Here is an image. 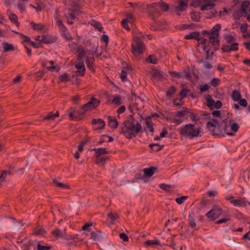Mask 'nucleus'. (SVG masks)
<instances>
[{
    "label": "nucleus",
    "instance_id": "1",
    "mask_svg": "<svg viewBox=\"0 0 250 250\" xmlns=\"http://www.w3.org/2000/svg\"><path fill=\"white\" fill-rule=\"evenodd\" d=\"M133 114L129 115L127 120L124 121L121 125V133L128 139L136 137L142 128L141 125L135 121Z\"/></svg>",
    "mask_w": 250,
    "mask_h": 250
},
{
    "label": "nucleus",
    "instance_id": "2",
    "mask_svg": "<svg viewBox=\"0 0 250 250\" xmlns=\"http://www.w3.org/2000/svg\"><path fill=\"white\" fill-rule=\"evenodd\" d=\"M200 128H195V125L192 124H188L180 128V133L184 136H188L190 139L197 137L200 134Z\"/></svg>",
    "mask_w": 250,
    "mask_h": 250
},
{
    "label": "nucleus",
    "instance_id": "3",
    "mask_svg": "<svg viewBox=\"0 0 250 250\" xmlns=\"http://www.w3.org/2000/svg\"><path fill=\"white\" fill-rule=\"evenodd\" d=\"M212 122H208L207 123V127L208 128L211 134L214 136H223V129L218 120L212 119Z\"/></svg>",
    "mask_w": 250,
    "mask_h": 250
},
{
    "label": "nucleus",
    "instance_id": "4",
    "mask_svg": "<svg viewBox=\"0 0 250 250\" xmlns=\"http://www.w3.org/2000/svg\"><path fill=\"white\" fill-rule=\"evenodd\" d=\"M86 111V109L84 108L83 106L78 109L71 107L67 110V113L70 120L80 121L82 119L83 115H84Z\"/></svg>",
    "mask_w": 250,
    "mask_h": 250
},
{
    "label": "nucleus",
    "instance_id": "5",
    "mask_svg": "<svg viewBox=\"0 0 250 250\" xmlns=\"http://www.w3.org/2000/svg\"><path fill=\"white\" fill-rule=\"evenodd\" d=\"M145 45L139 38L134 39V42L131 44V52L135 56L143 54Z\"/></svg>",
    "mask_w": 250,
    "mask_h": 250
},
{
    "label": "nucleus",
    "instance_id": "6",
    "mask_svg": "<svg viewBox=\"0 0 250 250\" xmlns=\"http://www.w3.org/2000/svg\"><path fill=\"white\" fill-rule=\"evenodd\" d=\"M222 213V209L217 206H214L206 216L210 221H214L218 218Z\"/></svg>",
    "mask_w": 250,
    "mask_h": 250
},
{
    "label": "nucleus",
    "instance_id": "7",
    "mask_svg": "<svg viewBox=\"0 0 250 250\" xmlns=\"http://www.w3.org/2000/svg\"><path fill=\"white\" fill-rule=\"evenodd\" d=\"M206 97L207 106L211 110H213L214 108L219 109L222 106V103L220 101H217L215 102L211 95H207Z\"/></svg>",
    "mask_w": 250,
    "mask_h": 250
},
{
    "label": "nucleus",
    "instance_id": "8",
    "mask_svg": "<svg viewBox=\"0 0 250 250\" xmlns=\"http://www.w3.org/2000/svg\"><path fill=\"white\" fill-rule=\"evenodd\" d=\"M100 104V101L92 97L90 99V100L86 104L83 105L84 108L86 109V111L88 109L93 110L96 108Z\"/></svg>",
    "mask_w": 250,
    "mask_h": 250
},
{
    "label": "nucleus",
    "instance_id": "9",
    "mask_svg": "<svg viewBox=\"0 0 250 250\" xmlns=\"http://www.w3.org/2000/svg\"><path fill=\"white\" fill-rule=\"evenodd\" d=\"M221 28V26L219 23L216 24L214 26H213L211 31H209L210 36H209V39L218 38L219 36V32Z\"/></svg>",
    "mask_w": 250,
    "mask_h": 250
},
{
    "label": "nucleus",
    "instance_id": "10",
    "mask_svg": "<svg viewBox=\"0 0 250 250\" xmlns=\"http://www.w3.org/2000/svg\"><path fill=\"white\" fill-rule=\"evenodd\" d=\"M94 61L95 59L93 54L91 52L89 53L85 60V63L87 67L93 72H95V69L94 68Z\"/></svg>",
    "mask_w": 250,
    "mask_h": 250
},
{
    "label": "nucleus",
    "instance_id": "11",
    "mask_svg": "<svg viewBox=\"0 0 250 250\" xmlns=\"http://www.w3.org/2000/svg\"><path fill=\"white\" fill-rule=\"evenodd\" d=\"M57 38L51 35H43L41 39V42L45 44H51L56 42Z\"/></svg>",
    "mask_w": 250,
    "mask_h": 250
},
{
    "label": "nucleus",
    "instance_id": "12",
    "mask_svg": "<svg viewBox=\"0 0 250 250\" xmlns=\"http://www.w3.org/2000/svg\"><path fill=\"white\" fill-rule=\"evenodd\" d=\"M176 3L178 4V5L175 7V9L181 11H184L186 10L188 8V4L184 1V0H177Z\"/></svg>",
    "mask_w": 250,
    "mask_h": 250
},
{
    "label": "nucleus",
    "instance_id": "13",
    "mask_svg": "<svg viewBox=\"0 0 250 250\" xmlns=\"http://www.w3.org/2000/svg\"><path fill=\"white\" fill-rule=\"evenodd\" d=\"M108 125L112 129H116L118 126V122L115 117L109 116L107 117Z\"/></svg>",
    "mask_w": 250,
    "mask_h": 250
},
{
    "label": "nucleus",
    "instance_id": "14",
    "mask_svg": "<svg viewBox=\"0 0 250 250\" xmlns=\"http://www.w3.org/2000/svg\"><path fill=\"white\" fill-rule=\"evenodd\" d=\"M158 168L156 167H151L149 168H144L143 169L144 175L145 176L150 177L153 175L155 171L157 170Z\"/></svg>",
    "mask_w": 250,
    "mask_h": 250
},
{
    "label": "nucleus",
    "instance_id": "15",
    "mask_svg": "<svg viewBox=\"0 0 250 250\" xmlns=\"http://www.w3.org/2000/svg\"><path fill=\"white\" fill-rule=\"evenodd\" d=\"M89 23L92 26L97 29L100 32L104 33V32L103 31L102 24L99 21H98L95 20H91L89 21Z\"/></svg>",
    "mask_w": 250,
    "mask_h": 250
},
{
    "label": "nucleus",
    "instance_id": "16",
    "mask_svg": "<svg viewBox=\"0 0 250 250\" xmlns=\"http://www.w3.org/2000/svg\"><path fill=\"white\" fill-rule=\"evenodd\" d=\"M91 124L92 125H101L98 127L97 128L95 129H103L104 128L105 125V123L104 122V121L102 119H93L91 121Z\"/></svg>",
    "mask_w": 250,
    "mask_h": 250
},
{
    "label": "nucleus",
    "instance_id": "17",
    "mask_svg": "<svg viewBox=\"0 0 250 250\" xmlns=\"http://www.w3.org/2000/svg\"><path fill=\"white\" fill-rule=\"evenodd\" d=\"M59 113L58 111H56V112L55 113H54L53 112H50L46 116L42 118V121H52L54 120L56 117L59 116Z\"/></svg>",
    "mask_w": 250,
    "mask_h": 250
},
{
    "label": "nucleus",
    "instance_id": "18",
    "mask_svg": "<svg viewBox=\"0 0 250 250\" xmlns=\"http://www.w3.org/2000/svg\"><path fill=\"white\" fill-rule=\"evenodd\" d=\"M91 151H94L95 152V156L98 157L100 156L102 154H106L108 153V152L106 151L105 148H93L91 149Z\"/></svg>",
    "mask_w": 250,
    "mask_h": 250
},
{
    "label": "nucleus",
    "instance_id": "19",
    "mask_svg": "<svg viewBox=\"0 0 250 250\" xmlns=\"http://www.w3.org/2000/svg\"><path fill=\"white\" fill-rule=\"evenodd\" d=\"M190 113V109L187 108V107H183L182 109L179 111H177L175 113V116L176 117H182Z\"/></svg>",
    "mask_w": 250,
    "mask_h": 250
},
{
    "label": "nucleus",
    "instance_id": "20",
    "mask_svg": "<svg viewBox=\"0 0 250 250\" xmlns=\"http://www.w3.org/2000/svg\"><path fill=\"white\" fill-rule=\"evenodd\" d=\"M77 53H78L77 60L79 61H82L86 55V51H85L84 49L82 47L78 48Z\"/></svg>",
    "mask_w": 250,
    "mask_h": 250
},
{
    "label": "nucleus",
    "instance_id": "21",
    "mask_svg": "<svg viewBox=\"0 0 250 250\" xmlns=\"http://www.w3.org/2000/svg\"><path fill=\"white\" fill-rule=\"evenodd\" d=\"M70 7L68 8V11L69 12V16L72 20H75L76 18V13L80 11V7Z\"/></svg>",
    "mask_w": 250,
    "mask_h": 250
},
{
    "label": "nucleus",
    "instance_id": "22",
    "mask_svg": "<svg viewBox=\"0 0 250 250\" xmlns=\"http://www.w3.org/2000/svg\"><path fill=\"white\" fill-rule=\"evenodd\" d=\"M181 87L182 89L180 93L179 96L181 99H184L187 97V92L190 91V90L187 89V87L184 83L181 84Z\"/></svg>",
    "mask_w": 250,
    "mask_h": 250
},
{
    "label": "nucleus",
    "instance_id": "23",
    "mask_svg": "<svg viewBox=\"0 0 250 250\" xmlns=\"http://www.w3.org/2000/svg\"><path fill=\"white\" fill-rule=\"evenodd\" d=\"M200 36V33L197 31H194L191 33H190L188 35H186L184 39L186 40H191L194 39L195 40H197L198 37Z\"/></svg>",
    "mask_w": 250,
    "mask_h": 250
},
{
    "label": "nucleus",
    "instance_id": "24",
    "mask_svg": "<svg viewBox=\"0 0 250 250\" xmlns=\"http://www.w3.org/2000/svg\"><path fill=\"white\" fill-rule=\"evenodd\" d=\"M234 202V206H239L242 207H245L246 206V201L241 197H239L238 199H235Z\"/></svg>",
    "mask_w": 250,
    "mask_h": 250
},
{
    "label": "nucleus",
    "instance_id": "25",
    "mask_svg": "<svg viewBox=\"0 0 250 250\" xmlns=\"http://www.w3.org/2000/svg\"><path fill=\"white\" fill-rule=\"evenodd\" d=\"M2 45L3 46V52L4 53L15 50V47L12 44L4 42L2 43Z\"/></svg>",
    "mask_w": 250,
    "mask_h": 250
},
{
    "label": "nucleus",
    "instance_id": "26",
    "mask_svg": "<svg viewBox=\"0 0 250 250\" xmlns=\"http://www.w3.org/2000/svg\"><path fill=\"white\" fill-rule=\"evenodd\" d=\"M188 224L189 226L192 228L196 227V224L195 222L194 213L193 212H192L188 215Z\"/></svg>",
    "mask_w": 250,
    "mask_h": 250
},
{
    "label": "nucleus",
    "instance_id": "27",
    "mask_svg": "<svg viewBox=\"0 0 250 250\" xmlns=\"http://www.w3.org/2000/svg\"><path fill=\"white\" fill-rule=\"evenodd\" d=\"M149 147L151 148L152 150L158 152L164 147V145L160 146L158 144H150L149 145Z\"/></svg>",
    "mask_w": 250,
    "mask_h": 250
},
{
    "label": "nucleus",
    "instance_id": "28",
    "mask_svg": "<svg viewBox=\"0 0 250 250\" xmlns=\"http://www.w3.org/2000/svg\"><path fill=\"white\" fill-rule=\"evenodd\" d=\"M176 88L173 85L170 86L166 92V96L167 98L172 97L176 93Z\"/></svg>",
    "mask_w": 250,
    "mask_h": 250
},
{
    "label": "nucleus",
    "instance_id": "29",
    "mask_svg": "<svg viewBox=\"0 0 250 250\" xmlns=\"http://www.w3.org/2000/svg\"><path fill=\"white\" fill-rule=\"evenodd\" d=\"M215 6V4L212 2H208L201 5L200 9L202 11L211 9Z\"/></svg>",
    "mask_w": 250,
    "mask_h": 250
},
{
    "label": "nucleus",
    "instance_id": "30",
    "mask_svg": "<svg viewBox=\"0 0 250 250\" xmlns=\"http://www.w3.org/2000/svg\"><path fill=\"white\" fill-rule=\"evenodd\" d=\"M9 18L12 23H15L17 27L19 26L20 23L18 21V18L16 14L12 13L9 15Z\"/></svg>",
    "mask_w": 250,
    "mask_h": 250
},
{
    "label": "nucleus",
    "instance_id": "31",
    "mask_svg": "<svg viewBox=\"0 0 250 250\" xmlns=\"http://www.w3.org/2000/svg\"><path fill=\"white\" fill-rule=\"evenodd\" d=\"M241 98V94L236 90L232 91V99L234 101H238Z\"/></svg>",
    "mask_w": 250,
    "mask_h": 250
},
{
    "label": "nucleus",
    "instance_id": "32",
    "mask_svg": "<svg viewBox=\"0 0 250 250\" xmlns=\"http://www.w3.org/2000/svg\"><path fill=\"white\" fill-rule=\"evenodd\" d=\"M146 61L152 64H157L158 62L157 59L154 55H150Z\"/></svg>",
    "mask_w": 250,
    "mask_h": 250
},
{
    "label": "nucleus",
    "instance_id": "33",
    "mask_svg": "<svg viewBox=\"0 0 250 250\" xmlns=\"http://www.w3.org/2000/svg\"><path fill=\"white\" fill-rule=\"evenodd\" d=\"M33 245H34V241L30 239L27 243H25L23 244L22 248L23 250H29L30 247Z\"/></svg>",
    "mask_w": 250,
    "mask_h": 250
},
{
    "label": "nucleus",
    "instance_id": "34",
    "mask_svg": "<svg viewBox=\"0 0 250 250\" xmlns=\"http://www.w3.org/2000/svg\"><path fill=\"white\" fill-rule=\"evenodd\" d=\"M158 5L161 10L164 12L167 11L169 9V5L165 2L161 1L158 2Z\"/></svg>",
    "mask_w": 250,
    "mask_h": 250
},
{
    "label": "nucleus",
    "instance_id": "35",
    "mask_svg": "<svg viewBox=\"0 0 250 250\" xmlns=\"http://www.w3.org/2000/svg\"><path fill=\"white\" fill-rule=\"evenodd\" d=\"M171 77L177 78H181L183 77V74L182 72L171 71L169 72Z\"/></svg>",
    "mask_w": 250,
    "mask_h": 250
},
{
    "label": "nucleus",
    "instance_id": "36",
    "mask_svg": "<svg viewBox=\"0 0 250 250\" xmlns=\"http://www.w3.org/2000/svg\"><path fill=\"white\" fill-rule=\"evenodd\" d=\"M81 0H70L69 5L72 7H80Z\"/></svg>",
    "mask_w": 250,
    "mask_h": 250
},
{
    "label": "nucleus",
    "instance_id": "37",
    "mask_svg": "<svg viewBox=\"0 0 250 250\" xmlns=\"http://www.w3.org/2000/svg\"><path fill=\"white\" fill-rule=\"evenodd\" d=\"M209 43L212 44L213 48L218 47L220 45V41L218 38H215L214 39H209Z\"/></svg>",
    "mask_w": 250,
    "mask_h": 250
},
{
    "label": "nucleus",
    "instance_id": "38",
    "mask_svg": "<svg viewBox=\"0 0 250 250\" xmlns=\"http://www.w3.org/2000/svg\"><path fill=\"white\" fill-rule=\"evenodd\" d=\"M53 183L58 187L65 188H69V186L64 184L63 183H60L58 182L56 179H54L53 180Z\"/></svg>",
    "mask_w": 250,
    "mask_h": 250
},
{
    "label": "nucleus",
    "instance_id": "39",
    "mask_svg": "<svg viewBox=\"0 0 250 250\" xmlns=\"http://www.w3.org/2000/svg\"><path fill=\"white\" fill-rule=\"evenodd\" d=\"M31 24L32 25L33 29L34 30H42L44 27V26L41 24L35 23L33 21L31 22Z\"/></svg>",
    "mask_w": 250,
    "mask_h": 250
},
{
    "label": "nucleus",
    "instance_id": "40",
    "mask_svg": "<svg viewBox=\"0 0 250 250\" xmlns=\"http://www.w3.org/2000/svg\"><path fill=\"white\" fill-rule=\"evenodd\" d=\"M193 26H194L193 24H191L190 25L186 24H180V25H177L175 26V28H176L177 29L183 30V29L189 28L190 27H192Z\"/></svg>",
    "mask_w": 250,
    "mask_h": 250
},
{
    "label": "nucleus",
    "instance_id": "41",
    "mask_svg": "<svg viewBox=\"0 0 250 250\" xmlns=\"http://www.w3.org/2000/svg\"><path fill=\"white\" fill-rule=\"evenodd\" d=\"M44 72L43 71L39 70L37 72L34 74V78L37 81H39L44 76Z\"/></svg>",
    "mask_w": 250,
    "mask_h": 250
},
{
    "label": "nucleus",
    "instance_id": "42",
    "mask_svg": "<svg viewBox=\"0 0 250 250\" xmlns=\"http://www.w3.org/2000/svg\"><path fill=\"white\" fill-rule=\"evenodd\" d=\"M75 67L78 70H85L84 62L83 61H79L75 65Z\"/></svg>",
    "mask_w": 250,
    "mask_h": 250
},
{
    "label": "nucleus",
    "instance_id": "43",
    "mask_svg": "<svg viewBox=\"0 0 250 250\" xmlns=\"http://www.w3.org/2000/svg\"><path fill=\"white\" fill-rule=\"evenodd\" d=\"M145 244L146 246L153 245H160V242L158 240H148L145 242Z\"/></svg>",
    "mask_w": 250,
    "mask_h": 250
},
{
    "label": "nucleus",
    "instance_id": "44",
    "mask_svg": "<svg viewBox=\"0 0 250 250\" xmlns=\"http://www.w3.org/2000/svg\"><path fill=\"white\" fill-rule=\"evenodd\" d=\"M12 32H14V33H16L17 34H19L22 37L24 38V40H23V41L22 42V43H24V42H27V43H30V42H31V41L29 37L26 36L25 35H23V34H21V33H19L18 32L14 31V30H12Z\"/></svg>",
    "mask_w": 250,
    "mask_h": 250
},
{
    "label": "nucleus",
    "instance_id": "45",
    "mask_svg": "<svg viewBox=\"0 0 250 250\" xmlns=\"http://www.w3.org/2000/svg\"><path fill=\"white\" fill-rule=\"evenodd\" d=\"M174 105L176 106H181L184 104V102L183 99H174L173 101Z\"/></svg>",
    "mask_w": 250,
    "mask_h": 250
},
{
    "label": "nucleus",
    "instance_id": "46",
    "mask_svg": "<svg viewBox=\"0 0 250 250\" xmlns=\"http://www.w3.org/2000/svg\"><path fill=\"white\" fill-rule=\"evenodd\" d=\"M121 98L120 96L117 95L116 96L112 101V104H115L116 105H120L121 104Z\"/></svg>",
    "mask_w": 250,
    "mask_h": 250
},
{
    "label": "nucleus",
    "instance_id": "47",
    "mask_svg": "<svg viewBox=\"0 0 250 250\" xmlns=\"http://www.w3.org/2000/svg\"><path fill=\"white\" fill-rule=\"evenodd\" d=\"M198 63H204V67L207 69H211L212 68V65L210 63L208 62H205L203 59H201L200 60L198 61Z\"/></svg>",
    "mask_w": 250,
    "mask_h": 250
},
{
    "label": "nucleus",
    "instance_id": "48",
    "mask_svg": "<svg viewBox=\"0 0 250 250\" xmlns=\"http://www.w3.org/2000/svg\"><path fill=\"white\" fill-rule=\"evenodd\" d=\"M51 234L53 235L54 236L58 237L61 236L62 234V233L59 228H57L51 232Z\"/></svg>",
    "mask_w": 250,
    "mask_h": 250
},
{
    "label": "nucleus",
    "instance_id": "49",
    "mask_svg": "<svg viewBox=\"0 0 250 250\" xmlns=\"http://www.w3.org/2000/svg\"><path fill=\"white\" fill-rule=\"evenodd\" d=\"M68 77L67 73H65L59 77V80L62 82H68L70 81Z\"/></svg>",
    "mask_w": 250,
    "mask_h": 250
},
{
    "label": "nucleus",
    "instance_id": "50",
    "mask_svg": "<svg viewBox=\"0 0 250 250\" xmlns=\"http://www.w3.org/2000/svg\"><path fill=\"white\" fill-rule=\"evenodd\" d=\"M52 246H43L38 244L37 246V250H48L51 249Z\"/></svg>",
    "mask_w": 250,
    "mask_h": 250
},
{
    "label": "nucleus",
    "instance_id": "51",
    "mask_svg": "<svg viewBox=\"0 0 250 250\" xmlns=\"http://www.w3.org/2000/svg\"><path fill=\"white\" fill-rule=\"evenodd\" d=\"M225 40L229 44H231L235 41V38L231 35H226L225 37Z\"/></svg>",
    "mask_w": 250,
    "mask_h": 250
},
{
    "label": "nucleus",
    "instance_id": "52",
    "mask_svg": "<svg viewBox=\"0 0 250 250\" xmlns=\"http://www.w3.org/2000/svg\"><path fill=\"white\" fill-rule=\"evenodd\" d=\"M146 10H147L149 16L154 20L155 14L157 12V10L156 9H151L150 8L146 9Z\"/></svg>",
    "mask_w": 250,
    "mask_h": 250
},
{
    "label": "nucleus",
    "instance_id": "53",
    "mask_svg": "<svg viewBox=\"0 0 250 250\" xmlns=\"http://www.w3.org/2000/svg\"><path fill=\"white\" fill-rule=\"evenodd\" d=\"M190 14L191 15V19L193 21H197V22H198L200 21L201 17L200 16H199L198 15H197L195 12H191L190 13Z\"/></svg>",
    "mask_w": 250,
    "mask_h": 250
},
{
    "label": "nucleus",
    "instance_id": "54",
    "mask_svg": "<svg viewBox=\"0 0 250 250\" xmlns=\"http://www.w3.org/2000/svg\"><path fill=\"white\" fill-rule=\"evenodd\" d=\"M188 196L184 195V196H181L180 197L177 198L175 199V201L177 204L180 205V204H182L185 200L188 199Z\"/></svg>",
    "mask_w": 250,
    "mask_h": 250
},
{
    "label": "nucleus",
    "instance_id": "55",
    "mask_svg": "<svg viewBox=\"0 0 250 250\" xmlns=\"http://www.w3.org/2000/svg\"><path fill=\"white\" fill-rule=\"evenodd\" d=\"M220 82V80L219 79L213 78L210 81V84L213 87H216Z\"/></svg>",
    "mask_w": 250,
    "mask_h": 250
},
{
    "label": "nucleus",
    "instance_id": "56",
    "mask_svg": "<svg viewBox=\"0 0 250 250\" xmlns=\"http://www.w3.org/2000/svg\"><path fill=\"white\" fill-rule=\"evenodd\" d=\"M230 123H231V120L229 121ZM231 126V130L235 132H237L238 130V128L239 127V125L237 123H233L232 125H229Z\"/></svg>",
    "mask_w": 250,
    "mask_h": 250
},
{
    "label": "nucleus",
    "instance_id": "57",
    "mask_svg": "<svg viewBox=\"0 0 250 250\" xmlns=\"http://www.w3.org/2000/svg\"><path fill=\"white\" fill-rule=\"evenodd\" d=\"M238 43L237 42L231 43L230 45L229 46V50L230 51H237L238 50Z\"/></svg>",
    "mask_w": 250,
    "mask_h": 250
},
{
    "label": "nucleus",
    "instance_id": "58",
    "mask_svg": "<svg viewBox=\"0 0 250 250\" xmlns=\"http://www.w3.org/2000/svg\"><path fill=\"white\" fill-rule=\"evenodd\" d=\"M96 157L95 163L96 164H99L101 163H104L106 161V160H107V158H105L103 157L98 156V157Z\"/></svg>",
    "mask_w": 250,
    "mask_h": 250
},
{
    "label": "nucleus",
    "instance_id": "59",
    "mask_svg": "<svg viewBox=\"0 0 250 250\" xmlns=\"http://www.w3.org/2000/svg\"><path fill=\"white\" fill-rule=\"evenodd\" d=\"M160 188L165 191H168L171 188V185L166 184H161L159 185Z\"/></svg>",
    "mask_w": 250,
    "mask_h": 250
},
{
    "label": "nucleus",
    "instance_id": "60",
    "mask_svg": "<svg viewBox=\"0 0 250 250\" xmlns=\"http://www.w3.org/2000/svg\"><path fill=\"white\" fill-rule=\"evenodd\" d=\"M248 25L247 23H243L240 27V31L242 33H245L247 31Z\"/></svg>",
    "mask_w": 250,
    "mask_h": 250
},
{
    "label": "nucleus",
    "instance_id": "61",
    "mask_svg": "<svg viewBox=\"0 0 250 250\" xmlns=\"http://www.w3.org/2000/svg\"><path fill=\"white\" fill-rule=\"evenodd\" d=\"M209 87L210 86L208 85L207 84L201 85L199 88L200 90V93H202L203 92L208 90Z\"/></svg>",
    "mask_w": 250,
    "mask_h": 250
},
{
    "label": "nucleus",
    "instance_id": "62",
    "mask_svg": "<svg viewBox=\"0 0 250 250\" xmlns=\"http://www.w3.org/2000/svg\"><path fill=\"white\" fill-rule=\"evenodd\" d=\"M127 77V72L124 70H122L120 74V78L122 82H125Z\"/></svg>",
    "mask_w": 250,
    "mask_h": 250
},
{
    "label": "nucleus",
    "instance_id": "63",
    "mask_svg": "<svg viewBox=\"0 0 250 250\" xmlns=\"http://www.w3.org/2000/svg\"><path fill=\"white\" fill-rule=\"evenodd\" d=\"M235 242V241L233 239H231L230 238L225 240V242L227 246L233 245Z\"/></svg>",
    "mask_w": 250,
    "mask_h": 250
},
{
    "label": "nucleus",
    "instance_id": "64",
    "mask_svg": "<svg viewBox=\"0 0 250 250\" xmlns=\"http://www.w3.org/2000/svg\"><path fill=\"white\" fill-rule=\"evenodd\" d=\"M119 236L120 238L122 239L124 242H127L128 241V237L125 232L120 233Z\"/></svg>",
    "mask_w": 250,
    "mask_h": 250
}]
</instances>
